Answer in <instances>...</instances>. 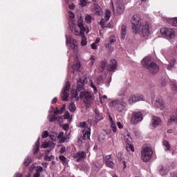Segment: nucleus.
Here are the masks:
<instances>
[{"instance_id": "1", "label": "nucleus", "mask_w": 177, "mask_h": 177, "mask_svg": "<svg viewBox=\"0 0 177 177\" xmlns=\"http://www.w3.org/2000/svg\"><path fill=\"white\" fill-rule=\"evenodd\" d=\"M78 92H80V97H78ZM72 97H75L76 100L81 99L84 103L91 106L93 100H95V95L93 93L85 91V80L80 78L77 80V91H71Z\"/></svg>"}, {"instance_id": "2", "label": "nucleus", "mask_w": 177, "mask_h": 177, "mask_svg": "<svg viewBox=\"0 0 177 177\" xmlns=\"http://www.w3.org/2000/svg\"><path fill=\"white\" fill-rule=\"evenodd\" d=\"M133 32L140 37H149L150 35V28L149 23L143 24V20L140 19V15H134L131 20Z\"/></svg>"}, {"instance_id": "3", "label": "nucleus", "mask_w": 177, "mask_h": 177, "mask_svg": "<svg viewBox=\"0 0 177 177\" xmlns=\"http://www.w3.org/2000/svg\"><path fill=\"white\" fill-rule=\"evenodd\" d=\"M128 102L125 100V97L113 100L109 102V106L115 109L119 113H123L127 110Z\"/></svg>"}, {"instance_id": "4", "label": "nucleus", "mask_w": 177, "mask_h": 177, "mask_svg": "<svg viewBox=\"0 0 177 177\" xmlns=\"http://www.w3.org/2000/svg\"><path fill=\"white\" fill-rule=\"evenodd\" d=\"M142 65L145 68H147L149 74L151 75H154V74H157L158 71H160V66L157 65V64L154 62H151L150 60V58L149 57H145L142 61Z\"/></svg>"}, {"instance_id": "5", "label": "nucleus", "mask_w": 177, "mask_h": 177, "mask_svg": "<svg viewBox=\"0 0 177 177\" xmlns=\"http://www.w3.org/2000/svg\"><path fill=\"white\" fill-rule=\"evenodd\" d=\"M80 127L81 128H85L84 130L82 131L83 140H91V127H92V121L88 120L87 122H82L80 123Z\"/></svg>"}, {"instance_id": "6", "label": "nucleus", "mask_w": 177, "mask_h": 177, "mask_svg": "<svg viewBox=\"0 0 177 177\" xmlns=\"http://www.w3.org/2000/svg\"><path fill=\"white\" fill-rule=\"evenodd\" d=\"M153 157V149L150 147L144 146L141 149V160L144 162H149Z\"/></svg>"}, {"instance_id": "7", "label": "nucleus", "mask_w": 177, "mask_h": 177, "mask_svg": "<svg viewBox=\"0 0 177 177\" xmlns=\"http://www.w3.org/2000/svg\"><path fill=\"white\" fill-rule=\"evenodd\" d=\"M77 27L80 28V37H82L81 45L82 46H85V45L88 44L86 37H85V31H86V28L84 26V21L82 17L79 18L77 21Z\"/></svg>"}, {"instance_id": "8", "label": "nucleus", "mask_w": 177, "mask_h": 177, "mask_svg": "<svg viewBox=\"0 0 177 177\" xmlns=\"http://www.w3.org/2000/svg\"><path fill=\"white\" fill-rule=\"evenodd\" d=\"M141 121H143V114L140 112H133L130 119V124L131 125H138Z\"/></svg>"}, {"instance_id": "9", "label": "nucleus", "mask_w": 177, "mask_h": 177, "mask_svg": "<svg viewBox=\"0 0 177 177\" xmlns=\"http://www.w3.org/2000/svg\"><path fill=\"white\" fill-rule=\"evenodd\" d=\"M160 34L167 39H172L175 38V31L171 28H162L160 29Z\"/></svg>"}, {"instance_id": "10", "label": "nucleus", "mask_w": 177, "mask_h": 177, "mask_svg": "<svg viewBox=\"0 0 177 177\" xmlns=\"http://www.w3.org/2000/svg\"><path fill=\"white\" fill-rule=\"evenodd\" d=\"M66 45L68 44H71V49L73 50L74 53H77L78 52V42L76 39L71 38V36L66 35Z\"/></svg>"}, {"instance_id": "11", "label": "nucleus", "mask_w": 177, "mask_h": 177, "mask_svg": "<svg viewBox=\"0 0 177 177\" xmlns=\"http://www.w3.org/2000/svg\"><path fill=\"white\" fill-rule=\"evenodd\" d=\"M71 86V84L70 83V82H67L62 93H61V97L64 102H67V100H68V92H70Z\"/></svg>"}, {"instance_id": "12", "label": "nucleus", "mask_w": 177, "mask_h": 177, "mask_svg": "<svg viewBox=\"0 0 177 177\" xmlns=\"http://www.w3.org/2000/svg\"><path fill=\"white\" fill-rule=\"evenodd\" d=\"M124 5H125V3H124V0L116 1L117 12L118 15H122V13H124V10L125 9Z\"/></svg>"}, {"instance_id": "13", "label": "nucleus", "mask_w": 177, "mask_h": 177, "mask_svg": "<svg viewBox=\"0 0 177 177\" xmlns=\"http://www.w3.org/2000/svg\"><path fill=\"white\" fill-rule=\"evenodd\" d=\"M153 105L160 110H164V102H162V98L161 97H156L155 101L153 102Z\"/></svg>"}, {"instance_id": "14", "label": "nucleus", "mask_w": 177, "mask_h": 177, "mask_svg": "<svg viewBox=\"0 0 177 177\" xmlns=\"http://www.w3.org/2000/svg\"><path fill=\"white\" fill-rule=\"evenodd\" d=\"M104 160L105 161L106 167H108L109 168L113 169L114 168V167H115V164L114 163V162H113V159L111 158V155H107Z\"/></svg>"}, {"instance_id": "15", "label": "nucleus", "mask_w": 177, "mask_h": 177, "mask_svg": "<svg viewBox=\"0 0 177 177\" xmlns=\"http://www.w3.org/2000/svg\"><path fill=\"white\" fill-rule=\"evenodd\" d=\"M86 157L85 152L84 151H78L76 153L73 154V158H75V161L77 162L80 161H82L84 158Z\"/></svg>"}, {"instance_id": "16", "label": "nucleus", "mask_w": 177, "mask_h": 177, "mask_svg": "<svg viewBox=\"0 0 177 177\" xmlns=\"http://www.w3.org/2000/svg\"><path fill=\"white\" fill-rule=\"evenodd\" d=\"M160 124H161V119L158 117L153 116L150 127L151 129H154V128H156V127H158Z\"/></svg>"}, {"instance_id": "17", "label": "nucleus", "mask_w": 177, "mask_h": 177, "mask_svg": "<svg viewBox=\"0 0 177 177\" xmlns=\"http://www.w3.org/2000/svg\"><path fill=\"white\" fill-rule=\"evenodd\" d=\"M167 61L169 62V64L167 65V70H171L174 68V66L176 64V59L174 57H169L167 58Z\"/></svg>"}, {"instance_id": "18", "label": "nucleus", "mask_w": 177, "mask_h": 177, "mask_svg": "<svg viewBox=\"0 0 177 177\" xmlns=\"http://www.w3.org/2000/svg\"><path fill=\"white\" fill-rule=\"evenodd\" d=\"M115 68H117V61L115 59H111L107 70L108 71H114Z\"/></svg>"}, {"instance_id": "19", "label": "nucleus", "mask_w": 177, "mask_h": 177, "mask_svg": "<svg viewBox=\"0 0 177 177\" xmlns=\"http://www.w3.org/2000/svg\"><path fill=\"white\" fill-rule=\"evenodd\" d=\"M94 13L97 16H101L102 13H103V10L97 4H94Z\"/></svg>"}, {"instance_id": "20", "label": "nucleus", "mask_w": 177, "mask_h": 177, "mask_svg": "<svg viewBox=\"0 0 177 177\" xmlns=\"http://www.w3.org/2000/svg\"><path fill=\"white\" fill-rule=\"evenodd\" d=\"M69 27H70L72 32H73V34H75V35L81 36V32H80V31H78V30H77V28H75V24H74V23L70 24Z\"/></svg>"}, {"instance_id": "21", "label": "nucleus", "mask_w": 177, "mask_h": 177, "mask_svg": "<svg viewBox=\"0 0 177 177\" xmlns=\"http://www.w3.org/2000/svg\"><path fill=\"white\" fill-rule=\"evenodd\" d=\"M94 113L95 114V122H99V121L103 120V115L100 114L97 109H95Z\"/></svg>"}, {"instance_id": "22", "label": "nucleus", "mask_w": 177, "mask_h": 177, "mask_svg": "<svg viewBox=\"0 0 177 177\" xmlns=\"http://www.w3.org/2000/svg\"><path fill=\"white\" fill-rule=\"evenodd\" d=\"M162 146L165 151H169V150H171V144L166 140H163Z\"/></svg>"}, {"instance_id": "23", "label": "nucleus", "mask_w": 177, "mask_h": 177, "mask_svg": "<svg viewBox=\"0 0 177 177\" xmlns=\"http://www.w3.org/2000/svg\"><path fill=\"white\" fill-rule=\"evenodd\" d=\"M168 172H169V167L168 166H162L160 171V174L162 176L167 175Z\"/></svg>"}, {"instance_id": "24", "label": "nucleus", "mask_w": 177, "mask_h": 177, "mask_svg": "<svg viewBox=\"0 0 177 177\" xmlns=\"http://www.w3.org/2000/svg\"><path fill=\"white\" fill-rule=\"evenodd\" d=\"M124 142L126 145H131L132 144V138L131 137V133H127L124 136Z\"/></svg>"}, {"instance_id": "25", "label": "nucleus", "mask_w": 177, "mask_h": 177, "mask_svg": "<svg viewBox=\"0 0 177 177\" xmlns=\"http://www.w3.org/2000/svg\"><path fill=\"white\" fill-rule=\"evenodd\" d=\"M120 34L122 39H125V37H127V26L125 25L122 26Z\"/></svg>"}, {"instance_id": "26", "label": "nucleus", "mask_w": 177, "mask_h": 177, "mask_svg": "<svg viewBox=\"0 0 177 177\" xmlns=\"http://www.w3.org/2000/svg\"><path fill=\"white\" fill-rule=\"evenodd\" d=\"M81 68V64L80 62H77L76 64H74L72 68L71 69V72L74 73V71H80V68Z\"/></svg>"}, {"instance_id": "27", "label": "nucleus", "mask_w": 177, "mask_h": 177, "mask_svg": "<svg viewBox=\"0 0 177 177\" xmlns=\"http://www.w3.org/2000/svg\"><path fill=\"white\" fill-rule=\"evenodd\" d=\"M39 138L37 140L34 148H33V154H37L39 151Z\"/></svg>"}, {"instance_id": "28", "label": "nucleus", "mask_w": 177, "mask_h": 177, "mask_svg": "<svg viewBox=\"0 0 177 177\" xmlns=\"http://www.w3.org/2000/svg\"><path fill=\"white\" fill-rule=\"evenodd\" d=\"M106 82V77H103L102 76H99L97 79V83L98 85H102Z\"/></svg>"}, {"instance_id": "29", "label": "nucleus", "mask_w": 177, "mask_h": 177, "mask_svg": "<svg viewBox=\"0 0 177 177\" xmlns=\"http://www.w3.org/2000/svg\"><path fill=\"white\" fill-rule=\"evenodd\" d=\"M137 100H136V95H131L129 98V104H133V103H136Z\"/></svg>"}, {"instance_id": "30", "label": "nucleus", "mask_w": 177, "mask_h": 177, "mask_svg": "<svg viewBox=\"0 0 177 177\" xmlns=\"http://www.w3.org/2000/svg\"><path fill=\"white\" fill-rule=\"evenodd\" d=\"M75 15L72 12H69V26L70 24H73L74 23V18Z\"/></svg>"}, {"instance_id": "31", "label": "nucleus", "mask_w": 177, "mask_h": 177, "mask_svg": "<svg viewBox=\"0 0 177 177\" xmlns=\"http://www.w3.org/2000/svg\"><path fill=\"white\" fill-rule=\"evenodd\" d=\"M128 89L126 88H122L119 93L118 96H127Z\"/></svg>"}, {"instance_id": "32", "label": "nucleus", "mask_w": 177, "mask_h": 177, "mask_svg": "<svg viewBox=\"0 0 177 177\" xmlns=\"http://www.w3.org/2000/svg\"><path fill=\"white\" fill-rule=\"evenodd\" d=\"M93 19V18L92 17V16L87 15H86L84 20L86 21V23H87L88 24L92 23V20Z\"/></svg>"}, {"instance_id": "33", "label": "nucleus", "mask_w": 177, "mask_h": 177, "mask_svg": "<svg viewBox=\"0 0 177 177\" xmlns=\"http://www.w3.org/2000/svg\"><path fill=\"white\" fill-rule=\"evenodd\" d=\"M30 164H31V157L28 156L26 159L25 161L24 162V165L25 167H28V165H30Z\"/></svg>"}, {"instance_id": "34", "label": "nucleus", "mask_w": 177, "mask_h": 177, "mask_svg": "<svg viewBox=\"0 0 177 177\" xmlns=\"http://www.w3.org/2000/svg\"><path fill=\"white\" fill-rule=\"evenodd\" d=\"M126 149L127 151H135V148L132 144H126Z\"/></svg>"}, {"instance_id": "35", "label": "nucleus", "mask_w": 177, "mask_h": 177, "mask_svg": "<svg viewBox=\"0 0 177 177\" xmlns=\"http://www.w3.org/2000/svg\"><path fill=\"white\" fill-rule=\"evenodd\" d=\"M109 21V20H107V19H102L100 22V25L101 26L102 28H106V22Z\"/></svg>"}, {"instance_id": "36", "label": "nucleus", "mask_w": 177, "mask_h": 177, "mask_svg": "<svg viewBox=\"0 0 177 177\" xmlns=\"http://www.w3.org/2000/svg\"><path fill=\"white\" fill-rule=\"evenodd\" d=\"M106 66H107V62L103 61L100 66V71H104V68H106Z\"/></svg>"}, {"instance_id": "37", "label": "nucleus", "mask_w": 177, "mask_h": 177, "mask_svg": "<svg viewBox=\"0 0 177 177\" xmlns=\"http://www.w3.org/2000/svg\"><path fill=\"white\" fill-rule=\"evenodd\" d=\"M48 120L50 121V122H55V121H57V117H56V115H48Z\"/></svg>"}, {"instance_id": "38", "label": "nucleus", "mask_w": 177, "mask_h": 177, "mask_svg": "<svg viewBox=\"0 0 177 177\" xmlns=\"http://www.w3.org/2000/svg\"><path fill=\"white\" fill-rule=\"evenodd\" d=\"M171 89L174 93H177V82H173Z\"/></svg>"}, {"instance_id": "39", "label": "nucleus", "mask_w": 177, "mask_h": 177, "mask_svg": "<svg viewBox=\"0 0 177 177\" xmlns=\"http://www.w3.org/2000/svg\"><path fill=\"white\" fill-rule=\"evenodd\" d=\"M88 62H90V66H93L95 62H96V57H95V55H91Z\"/></svg>"}, {"instance_id": "40", "label": "nucleus", "mask_w": 177, "mask_h": 177, "mask_svg": "<svg viewBox=\"0 0 177 177\" xmlns=\"http://www.w3.org/2000/svg\"><path fill=\"white\" fill-rule=\"evenodd\" d=\"M104 17L105 19H106V20H110V18L111 17V11H110V10H106V14Z\"/></svg>"}, {"instance_id": "41", "label": "nucleus", "mask_w": 177, "mask_h": 177, "mask_svg": "<svg viewBox=\"0 0 177 177\" xmlns=\"http://www.w3.org/2000/svg\"><path fill=\"white\" fill-rule=\"evenodd\" d=\"M136 98L137 100V102H140L142 100H145V97H143V95H142V94H136Z\"/></svg>"}, {"instance_id": "42", "label": "nucleus", "mask_w": 177, "mask_h": 177, "mask_svg": "<svg viewBox=\"0 0 177 177\" xmlns=\"http://www.w3.org/2000/svg\"><path fill=\"white\" fill-rule=\"evenodd\" d=\"M44 160H45L46 161H52V160H55V156H48V155H46V156H44Z\"/></svg>"}, {"instance_id": "43", "label": "nucleus", "mask_w": 177, "mask_h": 177, "mask_svg": "<svg viewBox=\"0 0 177 177\" xmlns=\"http://www.w3.org/2000/svg\"><path fill=\"white\" fill-rule=\"evenodd\" d=\"M80 6H82V8H84V6H86V5H88V0H80Z\"/></svg>"}, {"instance_id": "44", "label": "nucleus", "mask_w": 177, "mask_h": 177, "mask_svg": "<svg viewBox=\"0 0 177 177\" xmlns=\"http://www.w3.org/2000/svg\"><path fill=\"white\" fill-rule=\"evenodd\" d=\"M68 109H69L70 111H75V104H74V103L71 102L68 106Z\"/></svg>"}, {"instance_id": "45", "label": "nucleus", "mask_w": 177, "mask_h": 177, "mask_svg": "<svg viewBox=\"0 0 177 177\" xmlns=\"http://www.w3.org/2000/svg\"><path fill=\"white\" fill-rule=\"evenodd\" d=\"M91 86L94 89V93H97V88H96V86L95 85V83H93V81L91 80Z\"/></svg>"}, {"instance_id": "46", "label": "nucleus", "mask_w": 177, "mask_h": 177, "mask_svg": "<svg viewBox=\"0 0 177 177\" xmlns=\"http://www.w3.org/2000/svg\"><path fill=\"white\" fill-rule=\"evenodd\" d=\"M160 85L161 86H165V85H167V79L162 78L160 80Z\"/></svg>"}, {"instance_id": "47", "label": "nucleus", "mask_w": 177, "mask_h": 177, "mask_svg": "<svg viewBox=\"0 0 177 177\" xmlns=\"http://www.w3.org/2000/svg\"><path fill=\"white\" fill-rule=\"evenodd\" d=\"M111 128L113 131V132H117V127H115V124L113 123H111Z\"/></svg>"}, {"instance_id": "48", "label": "nucleus", "mask_w": 177, "mask_h": 177, "mask_svg": "<svg viewBox=\"0 0 177 177\" xmlns=\"http://www.w3.org/2000/svg\"><path fill=\"white\" fill-rule=\"evenodd\" d=\"M48 136H49V133L48 132V131H44L42 134L43 139H46Z\"/></svg>"}, {"instance_id": "49", "label": "nucleus", "mask_w": 177, "mask_h": 177, "mask_svg": "<svg viewBox=\"0 0 177 177\" xmlns=\"http://www.w3.org/2000/svg\"><path fill=\"white\" fill-rule=\"evenodd\" d=\"M46 147H49V142H43V144L41 145V148L46 149Z\"/></svg>"}, {"instance_id": "50", "label": "nucleus", "mask_w": 177, "mask_h": 177, "mask_svg": "<svg viewBox=\"0 0 177 177\" xmlns=\"http://www.w3.org/2000/svg\"><path fill=\"white\" fill-rule=\"evenodd\" d=\"M116 39H115V37L114 36H111L110 39H109V42L111 44H114V42H115Z\"/></svg>"}, {"instance_id": "51", "label": "nucleus", "mask_w": 177, "mask_h": 177, "mask_svg": "<svg viewBox=\"0 0 177 177\" xmlns=\"http://www.w3.org/2000/svg\"><path fill=\"white\" fill-rule=\"evenodd\" d=\"M36 171L38 172L39 174H41V172H44V168L41 166L37 167Z\"/></svg>"}, {"instance_id": "52", "label": "nucleus", "mask_w": 177, "mask_h": 177, "mask_svg": "<svg viewBox=\"0 0 177 177\" xmlns=\"http://www.w3.org/2000/svg\"><path fill=\"white\" fill-rule=\"evenodd\" d=\"M69 139L67 137H63L59 140L60 143H64V142H67V140Z\"/></svg>"}, {"instance_id": "53", "label": "nucleus", "mask_w": 177, "mask_h": 177, "mask_svg": "<svg viewBox=\"0 0 177 177\" xmlns=\"http://www.w3.org/2000/svg\"><path fill=\"white\" fill-rule=\"evenodd\" d=\"M172 25L174 27H177V17L173 18Z\"/></svg>"}, {"instance_id": "54", "label": "nucleus", "mask_w": 177, "mask_h": 177, "mask_svg": "<svg viewBox=\"0 0 177 177\" xmlns=\"http://www.w3.org/2000/svg\"><path fill=\"white\" fill-rule=\"evenodd\" d=\"M68 128H70V124H66L63 125V129H64V131H68Z\"/></svg>"}, {"instance_id": "55", "label": "nucleus", "mask_w": 177, "mask_h": 177, "mask_svg": "<svg viewBox=\"0 0 177 177\" xmlns=\"http://www.w3.org/2000/svg\"><path fill=\"white\" fill-rule=\"evenodd\" d=\"M64 136V132L62 131L58 135V139L61 140Z\"/></svg>"}, {"instance_id": "56", "label": "nucleus", "mask_w": 177, "mask_h": 177, "mask_svg": "<svg viewBox=\"0 0 177 177\" xmlns=\"http://www.w3.org/2000/svg\"><path fill=\"white\" fill-rule=\"evenodd\" d=\"M59 160L63 162H66V157L64 156H59Z\"/></svg>"}, {"instance_id": "57", "label": "nucleus", "mask_w": 177, "mask_h": 177, "mask_svg": "<svg viewBox=\"0 0 177 177\" xmlns=\"http://www.w3.org/2000/svg\"><path fill=\"white\" fill-rule=\"evenodd\" d=\"M91 48H92V49H97V46L96 43H93L91 44Z\"/></svg>"}, {"instance_id": "58", "label": "nucleus", "mask_w": 177, "mask_h": 177, "mask_svg": "<svg viewBox=\"0 0 177 177\" xmlns=\"http://www.w3.org/2000/svg\"><path fill=\"white\" fill-rule=\"evenodd\" d=\"M39 176H41V174L39 173L38 171H36L33 175V177H39Z\"/></svg>"}, {"instance_id": "59", "label": "nucleus", "mask_w": 177, "mask_h": 177, "mask_svg": "<svg viewBox=\"0 0 177 177\" xmlns=\"http://www.w3.org/2000/svg\"><path fill=\"white\" fill-rule=\"evenodd\" d=\"M56 102H57V97H54L52 100L51 103H52V104H55V103H56Z\"/></svg>"}, {"instance_id": "60", "label": "nucleus", "mask_w": 177, "mask_h": 177, "mask_svg": "<svg viewBox=\"0 0 177 177\" xmlns=\"http://www.w3.org/2000/svg\"><path fill=\"white\" fill-rule=\"evenodd\" d=\"M57 121H59V122H62L63 121V116L57 117Z\"/></svg>"}, {"instance_id": "61", "label": "nucleus", "mask_w": 177, "mask_h": 177, "mask_svg": "<svg viewBox=\"0 0 177 177\" xmlns=\"http://www.w3.org/2000/svg\"><path fill=\"white\" fill-rule=\"evenodd\" d=\"M117 125L120 129L122 128V124H121L120 122H118Z\"/></svg>"}, {"instance_id": "62", "label": "nucleus", "mask_w": 177, "mask_h": 177, "mask_svg": "<svg viewBox=\"0 0 177 177\" xmlns=\"http://www.w3.org/2000/svg\"><path fill=\"white\" fill-rule=\"evenodd\" d=\"M105 28H111V24L109 23L106 25L105 24Z\"/></svg>"}, {"instance_id": "63", "label": "nucleus", "mask_w": 177, "mask_h": 177, "mask_svg": "<svg viewBox=\"0 0 177 177\" xmlns=\"http://www.w3.org/2000/svg\"><path fill=\"white\" fill-rule=\"evenodd\" d=\"M66 151V147H63L60 149V153H64Z\"/></svg>"}, {"instance_id": "64", "label": "nucleus", "mask_w": 177, "mask_h": 177, "mask_svg": "<svg viewBox=\"0 0 177 177\" xmlns=\"http://www.w3.org/2000/svg\"><path fill=\"white\" fill-rule=\"evenodd\" d=\"M14 177H21V174L20 173H17L14 175Z\"/></svg>"}]
</instances>
